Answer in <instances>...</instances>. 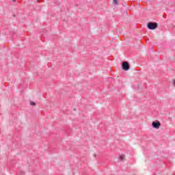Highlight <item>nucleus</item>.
<instances>
[{
  "label": "nucleus",
  "instance_id": "20e7f679",
  "mask_svg": "<svg viewBox=\"0 0 175 175\" xmlns=\"http://www.w3.org/2000/svg\"><path fill=\"white\" fill-rule=\"evenodd\" d=\"M114 5H118V0H113Z\"/></svg>",
  "mask_w": 175,
  "mask_h": 175
},
{
  "label": "nucleus",
  "instance_id": "f257e3e1",
  "mask_svg": "<svg viewBox=\"0 0 175 175\" xmlns=\"http://www.w3.org/2000/svg\"><path fill=\"white\" fill-rule=\"evenodd\" d=\"M148 29H157L158 28V24L155 23H148Z\"/></svg>",
  "mask_w": 175,
  "mask_h": 175
},
{
  "label": "nucleus",
  "instance_id": "7ed1b4c3",
  "mask_svg": "<svg viewBox=\"0 0 175 175\" xmlns=\"http://www.w3.org/2000/svg\"><path fill=\"white\" fill-rule=\"evenodd\" d=\"M152 126H153V128H154L155 129H159V127L161 126V122L159 121L157 122H153L152 123Z\"/></svg>",
  "mask_w": 175,
  "mask_h": 175
},
{
  "label": "nucleus",
  "instance_id": "423d86ee",
  "mask_svg": "<svg viewBox=\"0 0 175 175\" xmlns=\"http://www.w3.org/2000/svg\"><path fill=\"white\" fill-rule=\"evenodd\" d=\"M121 159L124 158V156H120Z\"/></svg>",
  "mask_w": 175,
  "mask_h": 175
},
{
  "label": "nucleus",
  "instance_id": "39448f33",
  "mask_svg": "<svg viewBox=\"0 0 175 175\" xmlns=\"http://www.w3.org/2000/svg\"><path fill=\"white\" fill-rule=\"evenodd\" d=\"M30 105H31L32 106H35V105H36L34 102H31V103H30Z\"/></svg>",
  "mask_w": 175,
  "mask_h": 175
},
{
  "label": "nucleus",
  "instance_id": "f03ea898",
  "mask_svg": "<svg viewBox=\"0 0 175 175\" xmlns=\"http://www.w3.org/2000/svg\"><path fill=\"white\" fill-rule=\"evenodd\" d=\"M129 68H130V66H129V64L128 63V62H124L122 63L123 70H126V71L129 70Z\"/></svg>",
  "mask_w": 175,
  "mask_h": 175
}]
</instances>
